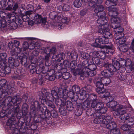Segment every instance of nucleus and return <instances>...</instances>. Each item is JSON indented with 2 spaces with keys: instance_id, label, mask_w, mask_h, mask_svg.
Returning a JSON list of instances; mask_svg holds the SVG:
<instances>
[{
  "instance_id": "1",
  "label": "nucleus",
  "mask_w": 134,
  "mask_h": 134,
  "mask_svg": "<svg viewBox=\"0 0 134 134\" xmlns=\"http://www.w3.org/2000/svg\"><path fill=\"white\" fill-rule=\"evenodd\" d=\"M5 103L7 104L8 108L3 107L4 110L0 113V117L3 118L6 116L9 119L12 118H16L15 113L19 111L20 104L21 101V99L19 97L15 96L13 97H8L4 100Z\"/></svg>"
},
{
  "instance_id": "2",
  "label": "nucleus",
  "mask_w": 134,
  "mask_h": 134,
  "mask_svg": "<svg viewBox=\"0 0 134 134\" xmlns=\"http://www.w3.org/2000/svg\"><path fill=\"white\" fill-rule=\"evenodd\" d=\"M38 96H40V98L43 99L44 101L45 98L54 100V99L58 98H66V97L62 89L57 87H53L51 93L47 92L46 90H43L39 92Z\"/></svg>"
},
{
  "instance_id": "3",
  "label": "nucleus",
  "mask_w": 134,
  "mask_h": 134,
  "mask_svg": "<svg viewBox=\"0 0 134 134\" xmlns=\"http://www.w3.org/2000/svg\"><path fill=\"white\" fill-rule=\"evenodd\" d=\"M91 107L95 110V113H98L100 114H104L107 111V109L104 107V104L100 102H94L91 105Z\"/></svg>"
},
{
  "instance_id": "4",
  "label": "nucleus",
  "mask_w": 134,
  "mask_h": 134,
  "mask_svg": "<svg viewBox=\"0 0 134 134\" xmlns=\"http://www.w3.org/2000/svg\"><path fill=\"white\" fill-rule=\"evenodd\" d=\"M113 114L115 118L120 117L118 121L120 124L125 123L126 121L130 117L128 113L126 112V111H114Z\"/></svg>"
},
{
  "instance_id": "5",
  "label": "nucleus",
  "mask_w": 134,
  "mask_h": 134,
  "mask_svg": "<svg viewBox=\"0 0 134 134\" xmlns=\"http://www.w3.org/2000/svg\"><path fill=\"white\" fill-rule=\"evenodd\" d=\"M17 123L18 120L13 118L9 119L7 121V125L9 126L10 129L13 131L12 132L13 134H20L19 130L15 128L16 125H17Z\"/></svg>"
},
{
  "instance_id": "6",
  "label": "nucleus",
  "mask_w": 134,
  "mask_h": 134,
  "mask_svg": "<svg viewBox=\"0 0 134 134\" xmlns=\"http://www.w3.org/2000/svg\"><path fill=\"white\" fill-rule=\"evenodd\" d=\"M34 23L37 24L41 23L42 25L45 28H47L49 27L46 18L42 17L41 15L35 14L34 17Z\"/></svg>"
},
{
  "instance_id": "7",
  "label": "nucleus",
  "mask_w": 134,
  "mask_h": 134,
  "mask_svg": "<svg viewBox=\"0 0 134 134\" xmlns=\"http://www.w3.org/2000/svg\"><path fill=\"white\" fill-rule=\"evenodd\" d=\"M7 81L5 79H3L0 81V90H2V92L5 96L10 94L9 92H10L11 90L10 86H8L7 84Z\"/></svg>"
},
{
  "instance_id": "8",
  "label": "nucleus",
  "mask_w": 134,
  "mask_h": 134,
  "mask_svg": "<svg viewBox=\"0 0 134 134\" xmlns=\"http://www.w3.org/2000/svg\"><path fill=\"white\" fill-rule=\"evenodd\" d=\"M43 103L40 104L38 101H35L34 102V105L37 109L38 114V118H40L42 115H44V112L46 108L43 105Z\"/></svg>"
},
{
  "instance_id": "9",
  "label": "nucleus",
  "mask_w": 134,
  "mask_h": 134,
  "mask_svg": "<svg viewBox=\"0 0 134 134\" xmlns=\"http://www.w3.org/2000/svg\"><path fill=\"white\" fill-rule=\"evenodd\" d=\"M96 13L98 18L97 20V23L101 25H105L107 21L105 18L106 13L105 11L103 10Z\"/></svg>"
},
{
  "instance_id": "10",
  "label": "nucleus",
  "mask_w": 134,
  "mask_h": 134,
  "mask_svg": "<svg viewBox=\"0 0 134 134\" xmlns=\"http://www.w3.org/2000/svg\"><path fill=\"white\" fill-rule=\"evenodd\" d=\"M106 69H105L101 72V74L102 76L105 78L109 77L112 76L113 73L114 72L113 71L111 70H110L109 69V65L108 64V63H106L104 64V65L103 66Z\"/></svg>"
},
{
  "instance_id": "11",
  "label": "nucleus",
  "mask_w": 134,
  "mask_h": 134,
  "mask_svg": "<svg viewBox=\"0 0 134 134\" xmlns=\"http://www.w3.org/2000/svg\"><path fill=\"white\" fill-rule=\"evenodd\" d=\"M107 63L109 65V68H110L109 69L113 71L114 72L118 70L122 69L118 61L116 60L113 61L112 64L108 62Z\"/></svg>"
},
{
  "instance_id": "12",
  "label": "nucleus",
  "mask_w": 134,
  "mask_h": 134,
  "mask_svg": "<svg viewBox=\"0 0 134 134\" xmlns=\"http://www.w3.org/2000/svg\"><path fill=\"white\" fill-rule=\"evenodd\" d=\"M111 23L110 26L111 27L117 30V31H119L118 30V29H119L120 27V23L121 20L119 18H111Z\"/></svg>"
},
{
  "instance_id": "13",
  "label": "nucleus",
  "mask_w": 134,
  "mask_h": 134,
  "mask_svg": "<svg viewBox=\"0 0 134 134\" xmlns=\"http://www.w3.org/2000/svg\"><path fill=\"white\" fill-rule=\"evenodd\" d=\"M101 25V28H99L100 26L99 27V29L98 30V33L102 34L106 38H108L109 40V38L112 37V34L109 32L108 31V29L104 27L103 25Z\"/></svg>"
},
{
  "instance_id": "14",
  "label": "nucleus",
  "mask_w": 134,
  "mask_h": 134,
  "mask_svg": "<svg viewBox=\"0 0 134 134\" xmlns=\"http://www.w3.org/2000/svg\"><path fill=\"white\" fill-rule=\"evenodd\" d=\"M78 69H79V75L80 76H82V75L84 74H87L89 76L92 77L96 74V71L91 70L88 68H85L84 69H81L79 68Z\"/></svg>"
},
{
  "instance_id": "15",
  "label": "nucleus",
  "mask_w": 134,
  "mask_h": 134,
  "mask_svg": "<svg viewBox=\"0 0 134 134\" xmlns=\"http://www.w3.org/2000/svg\"><path fill=\"white\" fill-rule=\"evenodd\" d=\"M54 69L57 70L58 72L57 75H61L63 73L68 72L67 69L66 67H63V66L62 63L56 65L54 66Z\"/></svg>"
},
{
  "instance_id": "16",
  "label": "nucleus",
  "mask_w": 134,
  "mask_h": 134,
  "mask_svg": "<svg viewBox=\"0 0 134 134\" xmlns=\"http://www.w3.org/2000/svg\"><path fill=\"white\" fill-rule=\"evenodd\" d=\"M38 119H36V118H35L34 120L36 123H39L44 121V123L46 122L48 124H49L52 122L51 118V117H46V118L44 115H42L40 118H38Z\"/></svg>"
},
{
  "instance_id": "17",
  "label": "nucleus",
  "mask_w": 134,
  "mask_h": 134,
  "mask_svg": "<svg viewBox=\"0 0 134 134\" xmlns=\"http://www.w3.org/2000/svg\"><path fill=\"white\" fill-rule=\"evenodd\" d=\"M28 105L26 103H24L22 105V108L21 110L22 112L21 113V114H20V113H18L19 112L18 111V112L15 113L16 116V114L17 113L18 115H20V116H21L24 117L27 115L28 113Z\"/></svg>"
},
{
  "instance_id": "18",
  "label": "nucleus",
  "mask_w": 134,
  "mask_h": 134,
  "mask_svg": "<svg viewBox=\"0 0 134 134\" xmlns=\"http://www.w3.org/2000/svg\"><path fill=\"white\" fill-rule=\"evenodd\" d=\"M96 91L99 94H103L102 97L104 98L108 97L110 95L109 92H108L107 90L103 88H96Z\"/></svg>"
},
{
  "instance_id": "19",
  "label": "nucleus",
  "mask_w": 134,
  "mask_h": 134,
  "mask_svg": "<svg viewBox=\"0 0 134 134\" xmlns=\"http://www.w3.org/2000/svg\"><path fill=\"white\" fill-rule=\"evenodd\" d=\"M36 108L34 105V104L30 107V115L31 116L34 117V120L35 118H36V119H38V114L37 110H36Z\"/></svg>"
},
{
  "instance_id": "20",
  "label": "nucleus",
  "mask_w": 134,
  "mask_h": 134,
  "mask_svg": "<svg viewBox=\"0 0 134 134\" xmlns=\"http://www.w3.org/2000/svg\"><path fill=\"white\" fill-rule=\"evenodd\" d=\"M63 105H64L66 108V110L68 111H71L73 110L74 109L73 104L70 101L64 100L63 102L62 103Z\"/></svg>"
},
{
  "instance_id": "21",
  "label": "nucleus",
  "mask_w": 134,
  "mask_h": 134,
  "mask_svg": "<svg viewBox=\"0 0 134 134\" xmlns=\"http://www.w3.org/2000/svg\"><path fill=\"white\" fill-rule=\"evenodd\" d=\"M117 103L114 100H111L109 101L107 104L108 107L110 108L111 111H114L117 109Z\"/></svg>"
},
{
  "instance_id": "22",
  "label": "nucleus",
  "mask_w": 134,
  "mask_h": 134,
  "mask_svg": "<svg viewBox=\"0 0 134 134\" xmlns=\"http://www.w3.org/2000/svg\"><path fill=\"white\" fill-rule=\"evenodd\" d=\"M39 101L41 100V102L42 103H43L45 102H46V104L48 106V108H55V105H54V104L52 102V101L53 100H51V99H47V100H46V98H45V101L44 100L43 101V99L40 98L41 97L40 96H39Z\"/></svg>"
},
{
  "instance_id": "23",
  "label": "nucleus",
  "mask_w": 134,
  "mask_h": 134,
  "mask_svg": "<svg viewBox=\"0 0 134 134\" xmlns=\"http://www.w3.org/2000/svg\"><path fill=\"white\" fill-rule=\"evenodd\" d=\"M10 20L15 21L16 26L21 25L22 24V20L21 19V18L18 17H16L13 14H11L10 15Z\"/></svg>"
},
{
  "instance_id": "24",
  "label": "nucleus",
  "mask_w": 134,
  "mask_h": 134,
  "mask_svg": "<svg viewBox=\"0 0 134 134\" xmlns=\"http://www.w3.org/2000/svg\"><path fill=\"white\" fill-rule=\"evenodd\" d=\"M13 60H12L8 59V63L9 66L11 68H13L14 67H17L19 65V61L17 60L18 59H13Z\"/></svg>"
},
{
  "instance_id": "25",
  "label": "nucleus",
  "mask_w": 134,
  "mask_h": 134,
  "mask_svg": "<svg viewBox=\"0 0 134 134\" xmlns=\"http://www.w3.org/2000/svg\"><path fill=\"white\" fill-rule=\"evenodd\" d=\"M96 41L98 42L100 44H107L109 42V40L108 38H106L103 36H99L96 39Z\"/></svg>"
},
{
  "instance_id": "26",
  "label": "nucleus",
  "mask_w": 134,
  "mask_h": 134,
  "mask_svg": "<svg viewBox=\"0 0 134 134\" xmlns=\"http://www.w3.org/2000/svg\"><path fill=\"white\" fill-rule=\"evenodd\" d=\"M18 58L20 60V61L22 64L24 65V66L27 67L28 65V62H27V57L24 55L19 56Z\"/></svg>"
},
{
  "instance_id": "27",
  "label": "nucleus",
  "mask_w": 134,
  "mask_h": 134,
  "mask_svg": "<svg viewBox=\"0 0 134 134\" xmlns=\"http://www.w3.org/2000/svg\"><path fill=\"white\" fill-rule=\"evenodd\" d=\"M127 67L125 70L128 73L130 72L132 70L134 69V62H131L130 60L126 63Z\"/></svg>"
},
{
  "instance_id": "28",
  "label": "nucleus",
  "mask_w": 134,
  "mask_h": 134,
  "mask_svg": "<svg viewBox=\"0 0 134 134\" xmlns=\"http://www.w3.org/2000/svg\"><path fill=\"white\" fill-rule=\"evenodd\" d=\"M93 62L94 64H96L97 66L102 68L106 63H103L102 61L100 60L99 57L92 58Z\"/></svg>"
},
{
  "instance_id": "29",
  "label": "nucleus",
  "mask_w": 134,
  "mask_h": 134,
  "mask_svg": "<svg viewBox=\"0 0 134 134\" xmlns=\"http://www.w3.org/2000/svg\"><path fill=\"white\" fill-rule=\"evenodd\" d=\"M29 45L28 43L26 42H24L23 44V47L21 48L24 53L27 55H29Z\"/></svg>"
},
{
  "instance_id": "30",
  "label": "nucleus",
  "mask_w": 134,
  "mask_h": 134,
  "mask_svg": "<svg viewBox=\"0 0 134 134\" xmlns=\"http://www.w3.org/2000/svg\"><path fill=\"white\" fill-rule=\"evenodd\" d=\"M88 96L87 99L88 100L90 101L91 105L94 102H96L97 101V96L96 94L91 93L90 95L88 94Z\"/></svg>"
},
{
  "instance_id": "31",
  "label": "nucleus",
  "mask_w": 134,
  "mask_h": 134,
  "mask_svg": "<svg viewBox=\"0 0 134 134\" xmlns=\"http://www.w3.org/2000/svg\"><path fill=\"white\" fill-rule=\"evenodd\" d=\"M126 41V38L125 37H119L116 39V42L117 44L120 45L124 44Z\"/></svg>"
},
{
  "instance_id": "32",
  "label": "nucleus",
  "mask_w": 134,
  "mask_h": 134,
  "mask_svg": "<svg viewBox=\"0 0 134 134\" xmlns=\"http://www.w3.org/2000/svg\"><path fill=\"white\" fill-rule=\"evenodd\" d=\"M82 66H81V65H78L79 67L78 66H77L78 68H77L79 71V69H78V68H80L81 69H84L85 68H87V67L89 65L88 61L87 59H85L83 60L82 62Z\"/></svg>"
},
{
  "instance_id": "33",
  "label": "nucleus",
  "mask_w": 134,
  "mask_h": 134,
  "mask_svg": "<svg viewBox=\"0 0 134 134\" xmlns=\"http://www.w3.org/2000/svg\"><path fill=\"white\" fill-rule=\"evenodd\" d=\"M94 80L96 81V86L97 88H104V84L100 81V79L99 77H96Z\"/></svg>"
},
{
  "instance_id": "34",
  "label": "nucleus",
  "mask_w": 134,
  "mask_h": 134,
  "mask_svg": "<svg viewBox=\"0 0 134 134\" xmlns=\"http://www.w3.org/2000/svg\"><path fill=\"white\" fill-rule=\"evenodd\" d=\"M103 0H92L89 3V5L93 7H95V5L97 4L102 3Z\"/></svg>"
},
{
  "instance_id": "35",
  "label": "nucleus",
  "mask_w": 134,
  "mask_h": 134,
  "mask_svg": "<svg viewBox=\"0 0 134 134\" xmlns=\"http://www.w3.org/2000/svg\"><path fill=\"white\" fill-rule=\"evenodd\" d=\"M105 125L107 128L111 129V130L115 129L117 126L116 123L113 121H111L110 122L105 124Z\"/></svg>"
},
{
  "instance_id": "36",
  "label": "nucleus",
  "mask_w": 134,
  "mask_h": 134,
  "mask_svg": "<svg viewBox=\"0 0 134 134\" xmlns=\"http://www.w3.org/2000/svg\"><path fill=\"white\" fill-rule=\"evenodd\" d=\"M59 112L60 114L63 116H65L66 114L67 111L65 107L63 105L62 103L59 108Z\"/></svg>"
},
{
  "instance_id": "37",
  "label": "nucleus",
  "mask_w": 134,
  "mask_h": 134,
  "mask_svg": "<svg viewBox=\"0 0 134 134\" xmlns=\"http://www.w3.org/2000/svg\"><path fill=\"white\" fill-rule=\"evenodd\" d=\"M91 104L90 101L87 99L83 102H82L81 107L83 109H85L87 108L91 107Z\"/></svg>"
},
{
  "instance_id": "38",
  "label": "nucleus",
  "mask_w": 134,
  "mask_h": 134,
  "mask_svg": "<svg viewBox=\"0 0 134 134\" xmlns=\"http://www.w3.org/2000/svg\"><path fill=\"white\" fill-rule=\"evenodd\" d=\"M44 67L42 66L38 65L36 66V74H41V73L44 74L46 72L44 70Z\"/></svg>"
},
{
  "instance_id": "39",
  "label": "nucleus",
  "mask_w": 134,
  "mask_h": 134,
  "mask_svg": "<svg viewBox=\"0 0 134 134\" xmlns=\"http://www.w3.org/2000/svg\"><path fill=\"white\" fill-rule=\"evenodd\" d=\"M118 62L121 67V69H122L124 71L125 70L124 66H126V63H128V62H127L123 58H121Z\"/></svg>"
},
{
  "instance_id": "40",
  "label": "nucleus",
  "mask_w": 134,
  "mask_h": 134,
  "mask_svg": "<svg viewBox=\"0 0 134 134\" xmlns=\"http://www.w3.org/2000/svg\"><path fill=\"white\" fill-rule=\"evenodd\" d=\"M118 13V12L114 8L112 10L109 12L108 14L110 16L112 17V18H117L115 17L117 16Z\"/></svg>"
},
{
  "instance_id": "41",
  "label": "nucleus",
  "mask_w": 134,
  "mask_h": 134,
  "mask_svg": "<svg viewBox=\"0 0 134 134\" xmlns=\"http://www.w3.org/2000/svg\"><path fill=\"white\" fill-rule=\"evenodd\" d=\"M10 54L11 57H9V59H11L12 60H13V59H18V54L14 50H12L10 52Z\"/></svg>"
},
{
  "instance_id": "42",
  "label": "nucleus",
  "mask_w": 134,
  "mask_h": 134,
  "mask_svg": "<svg viewBox=\"0 0 134 134\" xmlns=\"http://www.w3.org/2000/svg\"><path fill=\"white\" fill-rule=\"evenodd\" d=\"M119 46V49L121 52H127L129 50L127 45L125 44L120 45Z\"/></svg>"
},
{
  "instance_id": "43",
  "label": "nucleus",
  "mask_w": 134,
  "mask_h": 134,
  "mask_svg": "<svg viewBox=\"0 0 134 134\" xmlns=\"http://www.w3.org/2000/svg\"><path fill=\"white\" fill-rule=\"evenodd\" d=\"M7 0H0V9L6 10L7 7Z\"/></svg>"
},
{
  "instance_id": "44",
  "label": "nucleus",
  "mask_w": 134,
  "mask_h": 134,
  "mask_svg": "<svg viewBox=\"0 0 134 134\" xmlns=\"http://www.w3.org/2000/svg\"><path fill=\"white\" fill-rule=\"evenodd\" d=\"M88 94L87 93L86 91L84 90L80 91L79 96L80 98L82 99H85L86 98H87Z\"/></svg>"
},
{
  "instance_id": "45",
  "label": "nucleus",
  "mask_w": 134,
  "mask_h": 134,
  "mask_svg": "<svg viewBox=\"0 0 134 134\" xmlns=\"http://www.w3.org/2000/svg\"><path fill=\"white\" fill-rule=\"evenodd\" d=\"M7 5L6 10H11L13 5V0H9L7 3Z\"/></svg>"
},
{
  "instance_id": "46",
  "label": "nucleus",
  "mask_w": 134,
  "mask_h": 134,
  "mask_svg": "<svg viewBox=\"0 0 134 134\" xmlns=\"http://www.w3.org/2000/svg\"><path fill=\"white\" fill-rule=\"evenodd\" d=\"M38 80L39 81V82L40 85H42L43 83L44 82V74H39L38 76Z\"/></svg>"
},
{
  "instance_id": "47",
  "label": "nucleus",
  "mask_w": 134,
  "mask_h": 134,
  "mask_svg": "<svg viewBox=\"0 0 134 134\" xmlns=\"http://www.w3.org/2000/svg\"><path fill=\"white\" fill-rule=\"evenodd\" d=\"M58 76V78H60L62 77L64 79L67 80L68 79L70 76V74L69 72H66L63 73L62 75H57Z\"/></svg>"
},
{
  "instance_id": "48",
  "label": "nucleus",
  "mask_w": 134,
  "mask_h": 134,
  "mask_svg": "<svg viewBox=\"0 0 134 134\" xmlns=\"http://www.w3.org/2000/svg\"><path fill=\"white\" fill-rule=\"evenodd\" d=\"M93 116L95 118L94 119L93 122L94 123L98 124H100L99 118H98L99 114L98 113H94L93 114Z\"/></svg>"
},
{
  "instance_id": "49",
  "label": "nucleus",
  "mask_w": 134,
  "mask_h": 134,
  "mask_svg": "<svg viewBox=\"0 0 134 134\" xmlns=\"http://www.w3.org/2000/svg\"><path fill=\"white\" fill-rule=\"evenodd\" d=\"M99 114L98 118H99L100 124H103L105 125V116L104 115H102V114Z\"/></svg>"
},
{
  "instance_id": "50",
  "label": "nucleus",
  "mask_w": 134,
  "mask_h": 134,
  "mask_svg": "<svg viewBox=\"0 0 134 134\" xmlns=\"http://www.w3.org/2000/svg\"><path fill=\"white\" fill-rule=\"evenodd\" d=\"M65 54L64 53H59L58 55V58L55 59V60L58 62H60L61 60L63 59Z\"/></svg>"
},
{
  "instance_id": "51",
  "label": "nucleus",
  "mask_w": 134,
  "mask_h": 134,
  "mask_svg": "<svg viewBox=\"0 0 134 134\" xmlns=\"http://www.w3.org/2000/svg\"><path fill=\"white\" fill-rule=\"evenodd\" d=\"M80 54L81 57L87 60L90 58V54L86 53L84 52H82Z\"/></svg>"
},
{
  "instance_id": "52",
  "label": "nucleus",
  "mask_w": 134,
  "mask_h": 134,
  "mask_svg": "<svg viewBox=\"0 0 134 134\" xmlns=\"http://www.w3.org/2000/svg\"><path fill=\"white\" fill-rule=\"evenodd\" d=\"M116 77L118 79L121 81H124L126 78L125 76L123 75L121 73H117L116 74Z\"/></svg>"
},
{
  "instance_id": "53",
  "label": "nucleus",
  "mask_w": 134,
  "mask_h": 134,
  "mask_svg": "<svg viewBox=\"0 0 134 134\" xmlns=\"http://www.w3.org/2000/svg\"><path fill=\"white\" fill-rule=\"evenodd\" d=\"M82 3V0H75L74 2V5L76 7L79 8L81 6Z\"/></svg>"
},
{
  "instance_id": "54",
  "label": "nucleus",
  "mask_w": 134,
  "mask_h": 134,
  "mask_svg": "<svg viewBox=\"0 0 134 134\" xmlns=\"http://www.w3.org/2000/svg\"><path fill=\"white\" fill-rule=\"evenodd\" d=\"M109 134H121L119 129H115L111 130Z\"/></svg>"
},
{
  "instance_id": "55",
  "label": "nucleus",
  "mask_w": 134,
  "mask_h": 134,
  "mask_svg": "<svg viewBox=\"0 0 134 134\" xmlns=\"http://www.w3.org/2000/svg\"><path fill=\"white\" fill-rule=\"evenodd\" d=\"M126 122L125 124H128L129 125H132L134 124V118L131 117H130L126 121Z\"/></svg>"
},
{
  "instance_id": "56",
  "label": "nucleus",
  "mask_w": 134,
  "mask_h": 134,
  "mask_svg": "<svg viewBox=\"0 0 134 134\" xmlns=\"http://www.w3.org/2000/svg\"><path fill=\"white\" fill-rule=\"evenodd\" d=\"M104 7L103 5H100L97 6L94 10V12L96 13H97L102 11H103Z\"/></svg>"
},
{
  "instance_id": "57",
  "label": "nucleus",
  "mask_w": 134,
  "mask_h": 134,
  "mask_svg": "<svg viewBox=\"0 0 134 134\" xmlns=\"http://www.w3.org/2000/svg\"><path fill=\"white\" fill-rule=\"evenodd\" d=\"M83 109L80 108H77L75 111V115L77 116H79L82 113Z\"/></svg>"
},
{
  "instance_id": "58",
  "label": "nucleus",
  "mask_w": 134,
  "mask_h": 134,
  "mask_svg": "<svg viewBox=\"0 0 134 134\" xmlns=\"http://www.w3.org/2000/svg\"><path fill=\"white\" fill-rule=\"evenodd\" d=\"M72 91L75 93H77L80 91L79 87L77 85H74L72 87Z\"/></svg>"
},
{
  "instance_id": "59",
  "label": "nucleus",
  "mask_w": 134,
  "mask_h": 134,
  "mask_svg": "<svg viewBox=\"0 0 134 134\" xmlns=\"http://www.w3.org/2000/svg\"><path fill=\"white\" fill-rule=\"evenodd\" d=\"M90 58H93L98 57V51L91 52L90 53Z\"/></svg>"
},
{
  "instance_id": "60",
  "label": "nucleus",
  "mask_w": 134,
  "mask_h": 134,
  "mask_svg": "<svg viewBox=\"0 0 134 134\" xmlns=\"http://www.w3.org/2000/svg\"><path fill=\"white\" fill-rule=\"evenodd\" d=\"M112 117L110 115H108L105 118V119L106 120V121H105V125L112 121Z\"/></svg>"
},
{
  "instance_id": "61",
  "label": "nucleus",
  "mask_w": 134,
  "mask_h": 134,
  "mask_svg": "<svg viewBox=\"0 0 134 134\" xmlns=\"http://www.w3.org/2000/svg\"><path fill=\"white\" fill-rule=\"evenodd\" d=\"M98 57L101 59H104L106 57L105 54L103 52L99 51H98Z\"/></svg>"
},
{
  "instance_id": "62",
  "label": "nucleus",
  "mask_w": 134,
  "mask_h": 134,
  "mask_svg": "<svg viewBox=\"0 0 134 134\" xmlns=\"http://www.w3.org/2000/svg\"><path fill=\"white\" fill-rule=\"evenodd\" d=\"M104 48H107V53H108V54H109L110 53L111 54H112L113 53V50L111 48V47L107 45H104Z\"/></svg>"
},
{
  "instance_id": "63",
  "label": "nucleus",
  "mask_w": 134,
  "mask_h": 134,
  "mask_svg": "<svg viewBox=\"0 0 134 134\" xmlns=\"http://www.w3.org/2000/svg\"><path fill=\"white\" fill-rule=\"evenodd\" d=\"M92 87L90 85H87L83 88V90L86 91V92L90 93L92 91Z\"/></svg>"
},
{
  "instance_id": "64",
  "label": "nucleus",
  "mask_w": 134,
  "mask_h": 134,
  "mask_svg": "<svg viewBox=\"0 0 134 134\" xmlns=\"http://www.w3.org/2000/svg\"><path fill=\"white\" fill-rule=\"evenodd\" d=\"M25 12V9L24 6L22 5L21 7H19V10H18V13H19L21 15H23L24 14Z\"/></svg>"
}]
</instances>
